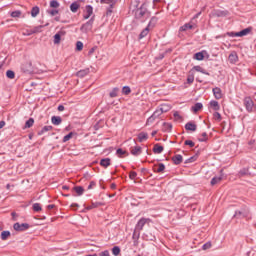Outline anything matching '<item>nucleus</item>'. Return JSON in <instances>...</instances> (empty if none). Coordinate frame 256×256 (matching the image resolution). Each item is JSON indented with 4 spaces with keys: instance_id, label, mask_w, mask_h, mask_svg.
Returning <instances> with one entry per match:
<instances>
[{
    "instance_id": "obj_2",
    "label": "nucleus",
    "mask_w": 256,
    "mask_h": 256,
    "mask_svg": "<svg viewBox=\"0 0 256 256\" xmlns=\"http://www.w3.org/2000/svg\"><path fill=\"white\" fill-rule=\"evenodd\" d=\"M163 113H167V109L164 107H161L160 109H157L148 119H147V125L150 123H154L155 119H159Z\"/></svg>"
},
{
    "instance_id": "obj_33",
    "label": "nucleus",
    "mask_w": 256,
    "mask_h": 256,
    "mask_svg": "<svg viewBox=\"0 0 256 256\" xmlns=\"http://www.w3.org/2000/svg\"><path fill=\"white\" fill-rule=\"evenodd\" d=\"M194 71H198V73H203V75H209V72L205 71L201 66H194Z\"/></svg>"
},
{
    "instance_id": "obj_37",
    "label": "nucleus",
    "mask_w": 256,
    "mask_h": 256,
    "mask_svg": "<svg viewBox=\"0 0 256 256\" xmlns=\"http://www.w3.org/2000/svg\"><path fill=\"white\" fill-rule=\"evenodd\" d=\"M111 98H115L119 95V88L115 87L112 89V91L109 93Z\"/></svg>"
},
{
    "instance_id": "obj_9",
    "label": "nucleus",
    "mask_w": 256,
    "mask_h": 256,
    "mask_svg": "<svg viewBox=\"0 0 256 256\" xmlns=\"http://www.w3.org/2000/svg\"><path fill=\"white\" fill-rule=\"evenodd\" d=\"M65 33L64 30H60L54 35V45H59V43H61V37H65Z\"/></svg>"
},
{
    "instance_id": "obj_38",
    "label": "nucleus",
    "mask_w": 256,
    "mask_h": 256,
    "mask_svg": "<svg viewBox=\"0 0 256 256\" xmlns=\"http://www.w3.org/2000/svg\"><path fill=\"white\" fill-rule=\"evenodd\" d=\"M209 139V136L207 135L206 132H203L201 137L198 138V141H200V143H205V141H208Z\"/></svg>"
},
{
    "instance_id": "obj_60",
    "label": "nucleus",
    "mask_w": 256,
    "mask_h": 256,
    "mask_svg": "<svg viewBox=\"0 0 256 256\" xmlns=\"http://www.w3.org/2000/svg\"><path fill=\"white\" fill-rule=\"evenodd\" d=\"M229 37H237V32H228Z\"/></svg>"
},
{
    "instance_id": "obj_36",
    "label": "nucleus",
    "mask_w": 256,
    "mask_h": 256,
    "mask_svg": "<svg viewBox=\"0 0 256 256\" xmlns=\"http://www.w3.org/2000/svg\"><path fill=\"white\" fill-rule=\"evenodd\" d=\"M35 120L33 118H29L25 123V129H31V126L34 125Z\"/></svg>"
},
{
    "instance_id": "obj_53",
    "label": "nucleus",
    "mask_w": 256,
    "mask_h": 256,
    "mask_svg": "<svg viewBox=\"0 0 256 256\" xmlns=\"http://www.w3.org/2000/svg\"><path fill=\"white\" fill-rule=\"evenodd\" d=\"M202 249L204 251H207V249H211V242H207L202 246Z\"/></svg>"
},
{
    "instance_id": "obj_15",
    "label": "nucleus",
    "mask_w": 256,
    "mask_h": 256,
    "mask_svg": "<svg viewBox=\"0 0 256 256\" xmlns=\"http://www.w3.org/2000/svg\"><path fill=\"white\" fill-rule=\"evenodd\" d=\"M172 161L174 165H181V163H183V156L180 154L175 155L174 157H172Z\"/></svg>"
},
{
    "instance_id": "obj_44",
    "label": "nucleus",
    "mask_w": 256,
    "mask_h": 256,
    "mask_svg": "<svg viewBox=\"0 0 256 256\" xmlns=\"http://www.w3.org/2000/svg\"><path fill=\"white\" fill-rule=\"evenodd\" d=\"M6 77L8 79H15V72H13L12 70H7Z\"/></svg>"
},
{
    "instance_id": "obj_49",
    "label": "nucleus",
    "mask_w": 256,
    "mask_h": 256,
    "mask_svg": "<svg viewBox=\"0 0 256 256\" xmlns=\"http://www.w3.org/2000/svg\"><path fill=\"white\" fill-rule=\"evenodd\" d=\"M71 137H73V132H70L69 134L63 137V143H67V141H69Z\"/></svg>"
},
{
    "instance_id": "obj_22",
    "label": "nucleus",
    "mask_w": 256,
    "mask_h": 256,
    "mask_svg": "<svg viewBox=\"0 0 256 256\" xmlns=\"http://www.w3.org/2000/svg\"><path fill=\"white\" fill-rule=\"evenodd\" d=\"M43 27H49V23H46L45 25H39L32 29V33H41L43 31Z\"/></svg>"
},
{
    "instance_id": "obj_62",
    "label": "nucleus",
    "mask_w": 256,
    "mask_h": 256,
    "mask_svg": "<svg viewBox=\"0 0 256 256\" xmlns=\"http://www.w3.org/2000/svg\"><path fill=\"white\" fill-rule=\"evenodd\" d=\"M58 111H65V106L59 105L58 106Z\"/></svg>"
},
{
    "instance_id": "obj_27",
    "label": "nucleus",
    "mask_w": 256,
    "mask_h": 256,
    "mask_svg": "<svg viewBox=\"0 0 256 256\" xmlns=\"http://www.w3.org/2000/svg\"><path fill=\"white\" fill-rule=\"evenodd\" d=\"M0 237H1L2 241H7V239H9V237H11V232L8 230L2 231Z\"/></svg>"
},
{
    "instance_id": "obj_30",
    "label": "nucleus",
    "mask_w": 256,
    "mask_h": 256,
    "mask_svg": "<svg viewBox=\"0 0 256 256\" xmlns=\"http://www.w3.org/2000/svg\"><path fill=\"white\" fill-rule=\"evenodd\" d=\"M149 31H150V28L149 26H147L144 30H142V32L140 33L139 35V39H143L145 37H147V35H149Z\"/></svg>"
},
{
    "instance_id": "obj_59",
    "label": "nucleus",
    "mask_w": 256,
    "mask_h": 256,
    "mask_svg": "<svg viewBox=\"0 0 256 256\" xmlns=\"http://www.w3.org/2000/svg\"><path fill=\"white\" fill-rule=\"evenodd\" d=\"M214 117L217 119V121H221V114L219 112H215Z\"/></svg>"
},
{
    "instance_id": "obj_32",
    "label": "nucleus",
    "mask_w": 256,
    "mask_h": 256,
    "mask_svg": "<svg viewBox=\"0 0 256 256\" xmlns=\"http://www.w3.org/2000/svg\"><path fill=\"white\" fill-rule=\"evenodd\" d=\"M40 9L39 6H34L31 9V17H37V15H39Z\"/></svg>"
},
{
    "instance_id": "obj_43",
    "label": "nucleus",
    "mask_w": 256,
    "mask_h": 256,
    "mask_svg": "<svg viewBox=\"0 0 256 256\" xmlns=\"http://www.w3.org/2000/svg\"><path fill=\"white\" fill-rule=\"evenodd\" d=\"M116 155H117L118 157H123V155H127V151H125V150H123V149H121V148H118V149L116 150Z\"/></svg>"
},
{
    "instance_id": "obj_7",
    "label": "nucleus",
    "mask_w": 256,
    "mask_h": 256,
    "mask_svg": "<svg viewBox=\"0 0 256 256\" xmlns=\"http://www.w3.org/2000/svg\"><path fill=\"white\" fill-rule=\"evenodd\" d=\"M229 15V12L226 10H213L210 13V17H227Z\"/></svg>"
},
{
    "instance_id": "obj_26",
    "label": "nucleus",
    "mask_w": 256,
    "mask_h": 256,
    "mask_svg": "<svg viewBox=\"0 0 256 256\" xmlns=\"http://www.w3.org/2000/svg\"><path fill=\"white\" fill-rule=\"evenodd\" d=\"M79 2H73L71 5H70V11H72V13H77V11L79 10Z\"/></svg>"
},
{
    "instance_id": "obj_34",
    "label": "nucleus",
    "mask_w": 256,
    "mask_h": 256,
    "mask_svg": "<svg viewBox=\"0 0 256 256\" xmlns=\"http://www.w3.org/2000/svg\"><path fill=\"white\" fill-rule=\"evenodd\" d=\"M211 107L214 109V111H219V109H221V107L219 106V102L212 100L210 102Z\"/></svg>"
},
{
    "instance_id": "obj_28",
    "label": "nucleus",
    "mask_w": 256,
    "mask_h": 256,
    "mask_svg": "<svg viewBox=\"0 0 256 256\" xmlns=\"http://www.w3.org/2000/svg\"><path fill=\"white\" fill-rule=\"evenodd\" d=\"M201 109H203V104L201 102H198L194 106H192V111L194 113H197L198 111H201Z\"/></svg>"
},
{
    "instance_id": "obj_13",
    "label": "nucleus",
    "mask_w": 256,
    "mask_h": 256,
    "mask_svg": "<svg viewBox=\"0 0 256 256\" xmlns=\"http://www.w3.org/2000/svg\"><path fill=\"white\" fill-rule=\"evenodd\" d=\"M228 61L232 64L237 63V61H239V56H237V52H232L228 57Z\"/></svg>"
},
{
    "instance_id": "obj_25",
    "label": "nucleus",
    "mask_w": 256,
    "mask_h": 256,
    "mask_svg": "<svg viewBox=\"0 0 256 256\" xmlns=\"http://www.w3.org/2000/svg\"><path fill=\"white\" fill-rule=\"evenodd\" d=\"M89 72H90L89 69L86 68V69L78 71L76 75H77V77L83 78V77H87V74Z\"/></svg>"
},
{
    "instance_id": "obj_11",
    "label": "nucleus",
    "mask_w": 256,
    "mask_h": 256,
    "mask_svg": "<svg viewBox=\"0 0 256 256\" xmlns=\"http://www.w3.org/2000/svg\"><path fill=\"white\" fill-rule=\"evenodd\" d=\"M131 151V155H134L135 157L141 155V153H143V149L141 148V146H134L130 148Z\"/></svg>"
},
{
    "instance_id": "obj_14",
    "label": "nucleus",
    "mask_w": 256,
    "mask_h": 256,
    "mask_svg": "<svg viewBox=\"0 0 256 256\" xmlns=\"http://www.w3.org/2000/svg\"><path fill=\"white\" fill-rule=\"evenodd\" d=\"M186 131H197V124L193 122H188L185 124Z\"/></svg>"
},
{
    "instance_id": "obj_5",
    "label": "nucleus",
    "mask_w": 256,
    "mask_h": 256,
    "mask_svg": "<svg viewBox=\"0 0 256 256\" xmlns=\"http://www.w3.org/2000/svg\"><path fill=\"white\" fill-rule=\"evenodd\" d=\"M234 217H236V219H245V217H249V209L243 208L241 210L236 211Z\"/></svg>"
},
{
    "instance_id": "obj_12",
    "label": "nucleus",
    "mask_w": 256,
    "mask_h": 256,
    "mask_svg": "<svg viewBox=\"0 0 256 256\" xmlns=\"http://www.w3.org/2000/svg\"><path fill=\"white\" fill-rule=\"evenodd\" d=\"M212 92H213L215 99H221L223 97V92L221 91V88H219V87L213 88Z\"/></svg>"
},
{
    "instance_id": "obj_58",
    "label": "nucleus",
    "mask_w": 256,
    "mask_h": 256,
    "mask_svg": "<svg viewBox=\"0 0 256 256\" xmlns=\"http://www.w3.org/2000/svg\"><path fill=\"white\" fill-rule=\"evenodd\" d=\"M136 177H137V172H134V171L130 172L129 178L131 180L135 179Z\"/></svg>"
},
{
    "instance_id": "obj_8",
    "label": "nucleus",
    "mask_w": 256,
    "mask_h": 256,
    "mask_svg": "<svg viewBox=\"0 0 256 256\" xmlns=\"http://www.w3.org/2000/svg\"><path fill=\"white\" fill-rule=\"evenodd\" d=\"M13 229L15 231H27V229H29V224H27V223L20 224L19 222H16L13 225Z\"/></svg>"
},
{
    "instance_id": "obj_23",
    "label": "nucleus",
    "mask_w": 256,
    "mask_h": 256,
    "mask_svg": "<svg viewBox=\"0 0 256 256\" xmlns=\"http://www.w3.org/2000/svg\"><path fill=\"white\" fill-rule=\"evenodd\" d=\"M62 121L63 120L61 119L60 116H52L51 118V122L53 125H61Z\"/></svg>"
},
{
    "instance_id": "obj_57",
    "label": "nucleus",
    "mask_w": 256,
    "mask_h": 256,
    "mask_svg": "<svg viewBox=\"0 0 256 256\" xmlns=\"http://www.w3.org/2000/svg\"><path fill=\"white\" fill-rule=\"evenodd\" d=\"M99 256H111V254L109 253V250H105L99 253Z\"/></svg>"
},
{
    "instance_id": "obj_31",
    "label": "nucleus",
    "mask_w": 256,
    "mask_h": 256,
    "mask_svg": "<svg viewBox=\"0 0 256 256\" xmlns=\"http://www.w3.org/2000/svg\"><path fill=\"white\" fill-rule=\"evenodd\" d=\"M53 126H44L41 131L38 132V135H43L44 133H47L48 131H52Z\"/></svg>"
},
{
    "instance_id": "obj_42",
    "label": "nucleus",
    "mask_w": 256,
    "mask_h": 256,
    "mask_svg": "<svg viewBox=\"0 0 256 256\" xmlns=\"http://www.w3.org/2000/svg\"><path fill=\"white\" fill-rule=\"evenodd\" d=\"M171 129H173V125H171L170 123L164 122L163 131H171Z\"/></svg>"
},
{
    "instance_id": "obj_35",
    "label": "nucleus",
    "mask_w": 256,
    "mask_h": 256,
    "mask_svg": "<svg viewBox=\"0 0 256 256\" xmlns=\"http://www.w3.org/2000/svg\"><path fill=\"white\" fill-rule=\"evenodd\" d=\"M157 21H158L157 17H152L148 24V27L150 29H153V27H155V25H157Z\"/></svg>"
},
{
    "instance_id": "obj_52",
    "label": "nucleus",
    "mask_w": 256,
    "mask_h": 256,
    "mask_svg": "<svg viewBox=\"0 0 256 256\" xmlns=\"http://www.w3.org/2000/svg\"><path fill=\"white\" fill-rule=\"evenodd\" d=\"M193 81H195V76H193V75H188V77H187V83H188L189 85H191V83H193Z\"/></svg>"
},
{
    "instance_id": "obj_20",
    "label": "nucleus",
    "mask_w": 256,
    "mask_h": 256,
    "mask_svg": "<svg viewBox=\"0 0 256 256\" xmlns=\"http://www.w3.org/2000/svg\"><path fill=\"white\" fill-rule=\"evenodd\" d=\"M163 150H164L163 146L159 144H155L153 147V153H156V155L163 153Z\"/></svg>"
},
{
    "instance_id": "obj_55",
    "label": "nucleus",
    "mask_w": 256,
    "mask_h": 256,
    "mask_svg": "<svg viewBox=\"0 0 256 256\" xmlns=\"http://www.w3.org/2000/svg\"><path fill=\"white\" fill-rule=\"evenodd\" d=\"M47 13L51 15L52 17H55L59 13V10H48Z\"/></svg>"
},
{
    "instance_id": "obj_4",
    "label": "nucleus",
    "mask_w": 256,
    "mask_h": 256,
    "mask_svg": "<svg viewBox=\"0 0 256 256\" xmlns=\"http://www.w3.org/2000/svg\"><path fill=\"white\" fill-rule=\"evenodd\" d=\"M244 106L246 108V111H248V113H253L255 103L253 102V99H251V97L244 98Z\"/></svg>"
},
{
    "instance_id": "obj_1",
    "label": "nucleus",
    "mask_w": 256,
    "mask_h": 256,
    "mask_svg": "<svg viewBox=\"0 0 256 256\" xmlns=\"http://www.w3.org/2000/svg\"><path fill=\"white\" fill-rule=\"evenodd\" d=\"M150 13L147 10V5L143 3L138 9L135 11L136 19H143V17H149Z\"/></svg>"
},
{
    "instance_id": "obj_47",
    "label": "nucleus",
    "mask_w": 256,
    "mask_h": 256,
    "mask_svg": "<svg viewBox=\"0 0 256 256\" xmlns=\"http://www.w3.org/2000/svg\"><path fill=\"white\" fill-rule=\"evenodd\" d=\"M50 7H52V9H57L59 7V2L57 0H52L50 2Z\"/></svg>"
},
{
    "instance_id": "obj_16",
    "label": "nucleus",
    "mask_w": 256,
    "mask_h": 256,
    "mask_svg": "<svg viewBox=\"0 0 256 256\" xmlns=\"http://www.w3.org/2000/svg\"><path fill=\"white\" fill-rule=\"evenodd\" d=\"M100 165L101 167H104L105 169H107V167H109L111 165V158H103L100 160Z\"/></svg>"
},
{
    "instance_id": "obj_51",
    "label": "nucleus",
    "mask_w": 256,
    "mask_h": 256,
    "mask_svg": "<svg viewBox=\"0 0 256 256\" xmlns=\"http://www.w3.org/2000/svg\"><path fill=\"white\" fill-rule=\"evenodd\" d=\"M11 17H14V18L21 17V11L16 10V11L11 12Z\"/></svg>"
},
{
    "instance_id": "obj_21",
    "label": "nucleus",
    "mask_w": 256,
    "mask_h": 256,
    "mask_svg": "<svg viewBox=\"0 0 256 256\" xmlns=\"http://www.w3.org/2000/svg\"><path fill=\"white\" fill-rule=\"evenodd\" d=\"M221 181H223V175L220 176H215L211 179V185H217V183H221Z\"/></svg>"
},
{
    "instance_id": "obj_19",
    "label": "nucleus",
    "mask_w": 256,
    "mask_h": 256,
    "mask_svg": "<svg viewBox=\"0 0 256 256\" xmlns=\"http://www.w3.org/2000/svg\"><path fill=\"white\" fill-rule=\"evenodd\" d=\"M249 33H251V29L249 28H245L240 32H236V37H245V35H249Z\"/></svg>"
},
{
    "instance_id": "obj_46",
    "label": "nucleus",
    "mask_w": 256,
    "mask_h": 256,
    "mask_svg": "<svg viewBox=\"0 0 256 256\" xmlns=\"http://www.w3.org/2000/svg\"><path fill=\"white\" fill-rule=\"evenodd\" d=\"M41 210H42L41 204H39V203L33 204V211H36V213H39V211H41Z\"/></svg>"
},
{
    "instance_id": "obj_18",
    "label": "nucleus",
    "mask_w": 256,
    "mask_h": 256,
    "mask_svg": "<svg viewBox=\"0 0 256 256\" xmlns=\"http://www.w3.org/2000/svg\"><path fill=\"white\" fill-rule=\"evenodd\" d=\"M149 139V135L145 132H141L138 134V141L139 143H143V141H147Z\"/></svg>"
},
{
    "instance_id": "obj_29",
    "label": "nucleus",
    "mask_w": 256,
    "mask_h": 256,
    "mask_svg": "<svg viewBox=\"0 0 256 256\" xmlns=\"http://www.w3.org/2000/svg\"><path fill=\"white\" fill-rule=\"evenodd\" d=\"M73 190L75 191V193H77V195L81 196L83 195V193H85V189L82 186H75L73 188Z\"/></svg>"
},
{
    "instance_id": "obj_56",
    "label": "nucleus",
    "mask_w": 256,
    "mask_h": 256,
    "mask_svg": "<svg viewBox=\"0 0 256 256\" xmlns=\"http://www.w3.org/2000/svg\"><path fill=\"white\" fill-rule=\"evenodd\" d=\"M247 173H249V170L244 168V169L240 170L239 175L241 177H243L244 175H247Z\"/></svg>"
},
{
    "instance_id": "obj_61",
    "label": "nucleus",
    "mask_w": 256,
    "mask_h": 256,
    "mask_svg": "<svg viewBox=\"0 0 256 256\" xmlns=\"http://www.w3.org/2000/svg\"><path fill=\"white\" fill-rule=\"evenodd\" d=\"M174 117L176 119H181V115H179V112H174Z\"/></svg>"
},
{
    "instance_id": "obj_17",
    "label": "nucleus",
    "mask_w": 256,
    "mask_h": 256,
    "mask_svg": "<svg viewBox=\"0 0 256 256\" xmlns=\"http://www.w3.org/2000/svg\"><path fill=\"white\" fill-rule=\"evenodd\" d=\"M93 15V6L87 5L86 6V14H84V19H89Z\"/></svg>"
},
{
    "instance_id": "obj_6",
    "label": "nucleus",
    "mask_w": 256,
    "mask_h": 256,
    "mask_svg": "<svg viewBox=\"0 0 256 256\" xmlns=\"http://www.w3.org/2000/svg\"><path fill=\"white\" fill-rule=\"evenodd\" d=\"M92 29H93V18H91L89 21L83 24L80 28V31L82 33H89V31H92Z\"/></svg>"
},
{
    "instance_id": "obj_3",
    "label": "nucleus",
    "mask_w": 256,
    "mask_h": 256,
    "mask_svg": "<svg viewBox=\"0 0 256 256\" xmlns=\"http://www.w3.org/2000/svg\"><path fill=\"white\" fill-rule=\"evenodd\" d=\"M151 223V219L149 218H141L136 226H135V233H141V231H143V228L145 227V225H149Z\"/></svg>"
},
{
    "instance_id": "obj_41",
    "label": "nucleus",
    "mask_w": 256,
    "mask_h": 256,
    "mask_svg": "<svg viewBox=\"0 0 256 256\" xmlns=\"http://www.w3.org/2000/svg\"><path fill=\"white\" fill-rule=\"evenodd\" d=\"M165 171V164L160 163L158 164L157 170H155V173H163Z\"/></svg>"
},
{
    "instance_id": "obj_45",
    "label": "nucleus",
    "mask_w": 256,
    "mask_h": 256,
    "mask_svg": "<svg viewBox=\"0 0 256 256\" xmlns=\"http://www.w3.org/2000/svg\"><path fill=\"white\" fill-rule=\"evenodd\" d=\"M122 93L123 95H129V93H131V88L129 86H124L122 88Z\"/></svg>"
},
{
    "instance_id": "obj_64",
    "label": "nucleus",
    "mask_w": 256,
    "mask_h": 256,
    "mask_svg": "<svg viewBox=\"0 0 256 256\" xmlns=\"http://www.w3.org/2000/svg\"><path fill=\"white\" fill-rule=\"evenodd\" d=\"M5 127V121H0V129H3Z\"/></svg>"
},
{
    "instance_id": "obj_48",
    "label": "nucleus",
    "mask_w": 256,
    "mask_h": 256,
    "mask_svg": "<svg viewBox=\"0 0 256 256\" xmlns=\"http://www.w3.org/2000/svg\"><path fill=\"white\" fill-rule=\"evenodd\" d=\"M76 51H83V42H76Z\"/></svg>"
},
{
    "instance_id": "obj_50",
    "label": "nucleus",
    "mask_w": 256,
    "mask_h": 256,
    "mask_svg": "<svg viewBox=\"0 0 256 256\" xmlns=\"http://www.w3.org/2000/svg\"><path fill=\"white\" fill-rule=\"evenodd\" d=\"M195 161H197V156H192V157L186 159L184 163H185V164H187V163H193V162H195Z\"/></svg>"
},
{
    "instance_id": "obj_63",
    "label": "nucleus",
    "mask_w": 256,
    "mask_h": 256,
    "mask_svg": "<svg viewBox=\"0 0 256 256\" xmlns=\"http://www.w3.org/2000/svg\"><path fill=\"white\" fill-rule=\"evenodd\" d=\"M93 186H95V182H90L88 189H93Z\"/></svg>"
},
{
    "instance_id": "obj_54",
    "label": "nucleus",
    "mask_w": 256,
    "mask_h": 256,
    "mask_svg": "<svg viewBox=\"0 0 256 256\" xmlns=\"http://www.w3.org/2000/svg\"><path fill=\"white\" fill-rule=\"evenodd\" d=\"M184 145H188L189 147H195V142H193L191 140H186L184 142Z\"/></svg>"
},
{
    "instance_id": "obj_39",
    "label": "nucleus",
    "mask_w": 256,
    "mask_h": 256,
    "mask_svg": "<svg viewBox=\"0 0 256 256\" xmlns=\"http://www.w3.org/2000/svg\"><path fill=\"white\" fill-rule=\"evenodd\" d=\"M194 59L197 61H203V59H205V55H203V52H197L194 56Z\"/></svg>"
},
{
    "instance_id": "obj_40",
    "label": "nucleus",
    "mask_w": 256,
    "mask_h": 256,
    "mask_svg": "<svg viewBox=\"0 0 256 256\" xmlns=\"http://www.w3.org/2000/svg\"><path fill=\"white\" fill-rule=\"evenodd\" d=\"M112 254H113L114 256L120 255V254H121V248H119V246H114V247L112 248Z\"/></svg>"
},
{
    "instance_id": "obj_10",
    "label": "nucleus",
    "mask_w": 256,
    "mask_h": 256,
    "mask_svg": "<svg viewBox=\"0 0 256 256\" xmlns=\"http://www.w3.org/2000/svg\"><path fill=\"white\" fill-rule=\"evenodd\" d=\"M22 71L24 73H33V64L31 62H26L22 65Z\"/></svg>"
},
{
    "instance_id": "obj_24",
    "label": "nucleus",
    "mask_w": 256,
    "mask_h": 256,
    "mask_svg": "<svg viewBox=\"0 0 256 256\" xmlns=\"http://www.w3.org/2000/svg\"><path fill=\"white\" fill-rule=\"evenodd\" d=\"M188 29H195V24L186 23L180 27V31H188Z\"/></svg>"
}]
</instances>
